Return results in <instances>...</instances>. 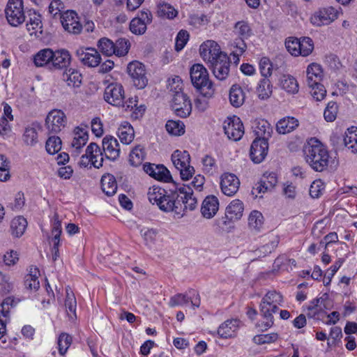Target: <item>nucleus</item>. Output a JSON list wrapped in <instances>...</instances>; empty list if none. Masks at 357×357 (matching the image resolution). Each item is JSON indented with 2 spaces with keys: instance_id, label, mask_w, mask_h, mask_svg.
Returning a JSON list of instances; mask_svg holds the SVG:
<instances>
[{
  "instance_id": "f257e3e1",
  "label": "nucleus",
  "mask_w": 357,
  "mask_h": 357,
  "mask_svg": "<svg viewBox=\"0 0 357 357\" xmlns=\"http://www.w3.org/2000/svg\"><path fill=\"white\" fill-rule=\"evenodd\" d=\"M197 205V199L190 185L176 186L165 202L162 205L163 211H174L177 215L183 216L188 209L193 211Z\"/></svg>"
},
{
  "instance_id": "f03ea898",
  "label": "nucleus",
  "mask_w": 357,
  "mask_h": 357,
  "mask_svg": "<svg viewBox=\"0 0 357 357\" xmlns=\"http://www.w3.org/2000/svg\"><path fill=\"white\" fill-rule=\"evenodd\" d=\"M306 162L316 172H323L329 163V153L319 140L312 138L305 149Z\"/></svg>"
},
{
  "instance_id": "7ed1b4c3",
  "label": "nucleus",
  "mask_w": 357,
  "mask_h": 357,
  "mask_svg": "<svg viewBox=\"0 0 357 357\" xmlns=\"http://www.w3.org/2000/svg\"><path fill=\"white\" fill-rule=\"evenodd\" d=\"M282 301V296L276 291H268L260 303V313L265 321L258 324L262 331H266L273 325V314L278 310L277 304Z\"/></svg>"
},
{
  "instance_id": "20e7f679",
  "label": "nucleus",
  "mask_w": 357,
  "mask_h": 357,
  "mask_svg": "<svg viewBox=\"0 0 357 357\" xmlns=\"http://www.w3.org/2000/svg\"><path fill=\"white\" fill-rule=\"evenodd\" d=\"M190 75L192 85L201 94L213 96L215 89L213 82L209 79L206 68L199 63L192 65L190 70Z\"/></svg>"
},
{
  "instance_id": "39448f33",
  "label": "nucleus",
  "mask_w": 357,
  "mask_h": 357,
  "mask_svg": "<svg viewBox=\"0 0 357 357\" xmlns=\"http://www.w3.org/2000/svg\"><path fill=\"white\" fill-rule=\"evenodd\" d=\"M6 20L12 26H17L25 21L22 0H8L5 8Z\"/></svg>"
},
{
  "instance_id": "423d86ee",
  "label": "nucleus",
  "mask_w": 357,
  "mask_h": 357,
  "mask_svg": "<svg viewBox=\"0 0 357 357\" xmlns=\"http://www.w3.org/2000/svg\"><path fill=\"white\" fill-rule=\"evenodd\" d=\"M339 12L333 6L321 8L310 17V22L315 26L328 25L338 17Z\"/></svg>"
},
{
  "instance_id": "0eeeda50",
  "label": "nucleus",
  "mask_w": 357,
  "mask_h": 357,
  "mask_svg": "<svg viewBox=\"0 0 357 357\" xmlns=\"http://www.w3.org/2000/svg\"><path fill=\"white\" fill-rule=\"evenodd\" d=\"M172 107L175 114L181 118L188 117L192 112V104L188 96L183 91H176L173 94Z\"/></svg>"
},
{
  "instance_id": "6e6552de",
  "label": "nucleus",
  "mask_w": 357,
  "mask_h": 357,
  "mask_svg": "<svg viewBox=\"0 0 357 357\" xmlns=\"http://www.w3.org/2000/svg\"><path fill=\"white\" fill-rule=\"evenodd\" d=\"M127 71L137 88L142 89L146 87L148 79L146 76L145 67L142 63L136 61L130 62L128 65Z\"/></svg>"
},
{
  "instance_id": "1a4fd4ad",
  "label": "nucleus",
  "mask_w": 357,
  "mask_h": 357,
  "mask_svg": "<svg viewBox=\"0 0 357 357\" xmlns=\"http://www.w3.org/2000/svg\"><path fill=\"white\" fill-rule=\"evenodd\" d=\"M66 122L67 119L63 112L53 109L46 117L45 126L50 132L58 133L66 126Z\"/></svg>"
},
{
  "instance_id": "9d476101",
  "label": "nucleus",
  "mask_w": 357,
  "mask_h": 357,
  "mask_svg": "<svg viewBox=\"0 0 357 357\" xmlns=\"http://www.w3.org/2000/svg\"><path fill=\"white\" fill-rule=\"evenodd\" d=\"M104 99L113 106L125 107L123 104L124 90L123 86L117 83L109 84L105 89Z\"/></svg>"
},
{
  "instance_id": "9b49d317",
  "label": "nucleus",
  "mask_w": 357,
  "mask_h": 357,
  "mask_svg": "<svg viewBox=\"0 0 357 357\" xmlns=\"http://www.w3.org/2000/svg\"><path fill=\"white\" fill-rule=\"evenodd\" d=\"M231 60L227 54H221L209 66L214 76L219 80H225L229 76Z\"/></svg>"
},
{
  "instance_id": "f8f14e48",
  "label": "nucleus",
  "mask_w": 357,
  "mask_h": 357,
  "mask_svg": "<svg viewBox=\"0 0 357 357\" xmlns=\"http://www.w3.org/2000/svg\"><path fill=\"white\" fill-rule=\"evenodd\" d=\"M61 22L63 29L69 33L78 34L82 29L77 13L69 10L63 12L60 16Z\"/></svg>"
},
{
  "instance_id": "ddd939ff",
  "label": "nucleus",
  "mask_w": 357,
  "mask_h": 357,
  "mask_svg": "<svg viewBox=\"0 0 357 357\" xmlns=\"http://www.w3.org/2000/svg\"><path fill=\"white\" fill-rule=\"evenodd\" d=\"M199 53L204 61L210 64L217 60L221 54H226L220 50L218 44L213 40H207L202 44Z\"/></svg>"
},
{
  "instance_id": "4468645a",
  "label": "nucleus",
  "mask_w": 357,
  "mask_h": 357,
  "mask_svg": "<svg viewBox=\"0 0 357 357\" xmlns=\"http://www.w3.org/2000/svg\"><path fill=\"white\" fill-rule=\"evenodd\" d=\"M143 169L152 178L164 182H172L169 171L163 165H155L146 162L143 165Z\"/></svg>"
},
{
  "instance_id": "2eb2a0df",
  "label": "nucleus",
  "mask_w": 357,
  "mask_h": 357,
  "mask_svg": "<svg viewBox=\"0 0 357 357\" xmlns=\"http://www.w3.org/2000/svg\"><path fill=\"white\" fill-rule=\"evenodd\" d=\"M225 135L234 141L240 140L244 134V127L239 118L229 119L224 122Z\"/></svg>"
},
{
  "instance_id": "dca6fc26",
  "label": "nucleus",
  "mask_w": 357,
  "mask_h": 357,
  "mask_svg": "<svg viewBox=\"0 0 357 357\" xmlns=\"http://www.w3.org/2000/svg\"><path fill=\"white\" fill-rule=\"evenodd\" d=\"M268 150V141H266V139H255L250 146V159L254 163H261L267 155Z\"/></svg>"
},
{
  "instance_id": "f3484780",
  "label": "nucleus",
  "mask_w": 357,
  "mask_h": 357,
  "mask_svg": "<svg viewBox=\"0 0 357 357\" xmlns=\"http://www.w3.org/2000/svg\"><path fill=\"white\" fill-rule=\"evenodd\" d=\"M75 55L83 64L89 67H96L101 61L100 55L95 48H79L76 50Z\"/></svg>"
},
{
  "instance_id": "a211bd4d",
  "label": "nucleus",
  "mask_w": 357,
  "mask_h": 357,
  "mask_svg": "<svg viewBox=\"0 0 357 357\" xmlns=\"http://www.w3.org/2000/svg\"><path fill=\"white\" fill-rule=\"evenodd\" d=\"M240 181L231 173H224L220 178V188L222 193L227 196H234L238 190Z\"/></svg>"
},
{
  "instance_id": "6ab92c4d",
  "label": "nucleus",
  "mask_w": 357,
  "mask_h": 357,
  "mask_svg": "<svg viewBox=\"0 0 357 357\" xmlns=\"http://www.w3.org/2000/svg\"><path fill=\"white\" fill-rule=\"evenodd\" d=\"M102 149L106 158L110 160H116L120 153L119 144L116 138L107 135L102 139Z\"/></svg>"
},
{
  "instance_id": "aec40b11",
  "label": "nucleus",
  "mask_w": 357,
  "mask_h": 357,
  "mask_svg": "<svg viewBox=\"0 0 357 357\" xmlns=\"http://www.w3.org/2000/svg\"><path fill=\"white\" fill-rule=\"evenodd\" d=\"M62 233L61 222L59 219V215L55 213L53 217V223L52 225V261H55L59 254V247L60 244V236Z\"/></svg>"
},
{
  "instance_id": "412c9836",
  "label": "nucleus",
  "mask_w": 357,
  "mask_h": 357,
  "mask_svg": "<svg viewBox=\"0 0 357 357\" xmlns=\"http://www.w3.org/2000/svg\"><path fill=\"white\" fill-rule=\"evenodd\" d=\"M71 56L68 51L61 49L53 51L50 70H62L70 63Z\"/></svg>"
},
{
  "instance_id": "4be33fe9",
  "label": "nucleus",
  "mask_w": 357,
  "mask_h": 357,
  "mask_svg": "<svg viewBox=\"0 0 357 357\" xmlns=\"http://www.w3.org/2000/svg\"><path fill=\"white\" fill-rule=\"evenodd\" d=\"M219 208V201L215 195H208L204 199L202 207V215L206 218H213Z\"/></svg>"
},
{
  "instance_id": "5701e85b",
  "label": "nucleus",
  "mask_w": 357,
  "mask_h": 357,
  "mask_svg": "<svg viewBox=\"0 0 357 357\" xmlns=\"http://www.w3.org/2000/svg\"><path fill=\"white\" fill-rule=\"evenodd\" d=\"M238 319H228L222 323L218 328L217 333L222 338H231L236 336V332L239 327Z\"/></svg>"
},
{
  "instance_id": "b1692460",
  "label": "nucleus",
  "mask_w": 357,
  "mask_h": 357,
  "mask_svg": "<svg viewBox=\"0 0 357 357\" xmlns=\"http://www.w3.org/2000/svg\"><path fill=\"white\" fill-rule=\"evenodd\" d=\"M147 196L149 202L153 204H156L160 210L162 208V205H165L169 197L165 189L155 185L149 189Z\"/></svg>"
},
{
  "instance_id": "393cba45",
  "label": "nucleus",
  "mask_w": 357,
  "mask_h": 357,
  "mask_svg": "<svg viewBox=\"0 0 357 357\" xmlns=\"http://www.w3.org/2000/svg\"><path fill=\"white\" fill-rule=\"evenodd\" d=\"M243 211V203L239 199H234L226 208L225 218L230 222L238 220L242 218Z\"/></svg>"
},
{
  "instance_id": "a878e982",
  "label": "nucleus",
  "mask_w": 357,
  "mask_h": 357,
  "mask_svg": "<svg viewBox=\"0 0 357 357\" xmlns=\"http://www.w3.org/2000/svg\"><path fill=\"white\" fill-rule=\"evenodd\" d=\"M306 83L309 87H314V85L320 84L322 78V70L320 65L312 63L307 68Z\"/></svg>"
},
{
  "instance_id": "bb28decb",
  "label": "nucleus",
  "mask_w": 357,
  "mask_h": 357,
  "mask_svg": "<svg viewBox=\"0 0 357 357\" xmlns=\"http://www.w3.org/2000/svg\"><path fill=\"white\" fill-rule=\"evenodd\" d=\"M86 155L91 158V165L96 168L102 166L103 156L100 148L96 143H91L86 148Z\"/></svg>"
},
{
  "instance_id": "cd10ccee",
  "label": "nucleus",
  "mask_w": 357,
  "mask_h": 357,
  "mask_svg": "<svg viewBox=\"0 0 357 357\" xmlns=\"http://www.w3.org/2000/svg\"><path fill=\"white\" fill-rule=\"evenodd\" d=\"M40 129V126L37 122H33L30 126L26 127L22 136L24 142L27 146H35L38 143V130Z\"/></svg>"
},
{
  "instance_id": "c85d7f7f",
  "label": "nucleus",
  "mask_w": 357,
  "mask_h": 357,
  "mask_svg": "<svg viewBox=\"0 0 357 357\" xmlns=\"http://www.w3.org/2000/svg\"><path fill=\"white\" fill-rule=\"evenodd\" d=\"M52 55L53 50L52 49H43L33 56V63L36 67L47 66L50 69Z\"/></svg>"
},
{
  "instance_id": "c756f323",
  "label": "nucleus",
  "mask_w": 357,
  "mask_h": 357,
  "mask_svg": "<svg viewBox=\"0 0 357 357\" xmlns=\"http://www.w3.org/2000/svg\"><path fill=\"white\" fill-rule=\"evenodd\" d=\"M298 126V121L294 117H284L276 124V130L280 134L291 132Z\"/></svg>"
},
{
  "instance_id": "7c9ffc66",
  "label": "nucleus",
  "mask_w": 357,
  "mask_h": 357,
  "mask_svg": "<svg viewBox=\"0 0 357 357\" xmlns=\"http://www.w3.org/2000/svg\"><path fill=\"white\" fill-rule=\"evenodd\" d=\"M254 132L257 136L255 139H264L268 141L271 136L273 128L267 121L261 119L256 123Z\"/></svg>"
},
{
  "instance_id": "2f4dec72",
  "label": "nucleus",
  "mask_w": 357,
  "mask_h": 357,
  "mask_svg": "<svg viewBox=\"0 0 357 357\" xmlns=\"http://www.w3.org/2000/svg\"><path fill=\"white\" fill-rule=\"evenodd\" d=\"M101 188L107 196L114 195L117 190V183L115 177L110 174H105L101 178Z\"/></svg>"
},
{
  "instance_id": "473e14b6",
  "label": "nucleus",
  "mask_w": 357,
  "mask_h": 357,
  "mask_svg": "<svg viewBox=\"0 0 357 357\" xmlns=\"http://www.w3.org/2000/svg\"><path fill=\"white\" fill-rule=\"evenodd\" d=\"M229 98L233 107H239L245 101V93L240 86L234 84L229 90Z\"/></svg>"
},
{
  "instance_id": "72a5a7b5",
  "label": "nucleus",
  "mask_w": 357,
  "mask_h": 357,
  "mask_svg": "<svg viewBox=\"0 0 357 357\" xmlns=\"http://www.w3.org/2000/svg\"><path fill=\"white\" fill-rule=\"evenodd\" d=\"M62 79L68 86L79 87L82 83V76L81 73L74 68H70L63 73Z\"/></svg>"
},
{
  "instance_id": "f704fd0d",
  "label": "nucleus",
  "mask_w": 357,
  "mask_h": 357,
  "mask_svg": "<svg viewBox=\"0 0 357 357\" xmlns=\"http://www.w3.org/2000/svg\"><path fill=\"white\" fill-rule=\"evenodd\" d=\"M172 161L177 169L183 168L184 166H188L190 164V155L187 151L176 150L172 155Z\"/></svg>"
},
{
  "instance_id": "c9c22d12",
  "label": "nucleus",
  "mask_w": 357,
  "mask_h": 357,
  "mask_svg": "<svg viewBox=\"0 0 357 357\" xmlns=\"http://www.w3.org/2000/svg\"><path fill=\"white\" fill-rule=\"evenodd\" d=\"M27 227V221L22 216L15 218L10 223V230L12 235L15 237L21 236L25 231Z\"/></svg>"
},
{
  "instance_id": "e433bc0d",
  "label": "nucleus",
  "mask_w": 357,
  "mask_h": 357,
  "mask_svg": "<svg viewBox=\"0 0 357 357\" xmlns=\"http://www.w3.org/2000/svg\"><path fill=\"white\" fill-rule=\"evenodd\" d=\"M345 146L353 153H357V127L352 126L347 129L344 137Z\"/></svg>"
},
{
  "instance_id": "4c0bfd02",
  "label": "nucleus",
  "mask_w": 357,
  "mask_h": 357,
  "mask_svg": "<svg viewBox=\"0 0 357 357\" xmlns=\"http://www.w3.org/2000/svg\"><path fill=\"white\" fill-rule=\"evenodd\" d=\"M281 87L288 93H296L298 91L296 79L289 75H283L280 79Z\"/></svg>"
},
{
  "instance_id": "58836bf2",
  "label": "nucleus",
  "mask_w": 357,
  "mask_h": 357,
  "mask_svg": "<svg viewBox=\"0 0 357 357\" xmlns=\"http://www.w3.org/2000/svg\"><path fill=\"white\" fill-rule=\"evenodd\" d=\"M88 139L89 135L87 132L84 129L76 128L75 130V137L72 142V146L76 149L77 153L86 144Z\"/></svg>"
},
{
  "instance_id": "ea45409f",
  "label": "nucleus",
  "mask_w": 357,
  "mask_h": 357,
  "mask_svg": "<svg viewBox=\"0 0 357 357\" xmlns=\"http://www.w3.org/2000/svg\"><path fill=\"white\" fill-rule=\"evenodd\" d=\"M264 225V216L258 211H252L248 217V226L252 231L258 232Z\"/></svg>"
},
{
  "instance_id": "a19ab883",
  "label": "nucleus",
  "mask_w": 357,
  "mask_h": 357,
  "mask_svg": "<svg viewBox=\"0 0 357 357\" xmlns=\"http://www.w3.org/2000/svg\"><path fill=\"white\" fill-rule=\"evenodd\" d=\"M145 158V151L140 145L136 146L130 152L129 162L133 167L140 165Z\"/></svg>"
},
{
  "instance_id": "79ce46f5",
  "label": "nucleus",
  "mask_w": 357,
  "mask_h": 357,
  "mask_svg": "<svg viewBox=\"0 0 357 357\" xmlns=\"http://www.w3.org/2000/svg\"><path fill=\"white\" fill-rule=\"evenodd\" d=\"M97 46L100 52L107 56H110L115 53L114 43L107 38H100L98 41Z\"/></svg>"
},
{
  "instance_id": "37998d69",
  "label": "nucleus",
  "mask_w": 357,
  "mask_h": 357,
  "mask_svg": "<svg viewBox=\"0 0 357 357\" xmlns=\"http://www.w3.org/2000/svg\"><path fill=\"white\" fill-rule=\"evenodd\" d=\"M258 97L261 100L268 99L272 94V86L268 78H263L260 80L257 89Z\"/></svg>"
},
{
  "instance_id": "c03bdc74",
  "label": "nucleus",
  "mask_w": 357,
  "mask_h": 357,
  "mask_svg": "<svg viewBox=\"0 0 357 357\" xmlns=\"http://www.w3.org/2000/svg\"><path fill=\"white\" fill-rule=\"evenodd\" d=\"M39 273L37 268H31L30 273L28 274L24 280V284L26 288L32 289H38L40 287L39 281L38 280L37 274Z\"/></svg>"
},
{
  "instance_id": "a18cd8bd",
  "label": "nucleus",
  "mask_w": 357,
  "mask_h": 357,
  "mask_svg": "<svg viewBox=\"0 0 357 357\" xmlns=\"http://www.w3.org/2000/svg\"><path fill=\"white\" fill-rule=\"evenodd\" d=\"M177 10L169 3H162L158 5V15L159 17L173 19L177 15Z\"/></svg>"
},
{
  "instance_id": "49530a36",
  "label": "nucleus",
  "mask_w": 357,
  "mask_h": 357,
  "mask_svg": "<svg viewBox=\"0 0 357 357\" xmlns=\"http://www.w3.org/2000/svg\"><path fill=\"white\" fill-rule=\"evenodd\" d=\"M167 131L173 135H181L185 132L184 124L180 121L169 120L165 126Z\"/></svg>"
},
{
  "instance_id": "de8ad7c7",
  "label": "nucleus",
  "mask_w": 357,
  "mask_h": 357,
  "mask_svg": "<svg viewBox=\"0 0 357 357\" xmlns=\"http://www.w3.org/2000/svg\"><path fill=\"white\" fill-rule=\"evenodd\" d=\"M45 149L48 153L54 155L61 149V140L59 137L50 136L45 144Z\"/></svg>"
},
{
  "instance_id": "09e8293b",
  "label": "nucleus",
  "mask_w": 357,
  "mask_h": 357,
  "mask_svg": "<svg viewBox=\"0 0 357 357\" xmlns=\"http://www.w3.org/2000/svg\"><path fill=\"white\" fill-rule=\"evenodd\" d=\"M299 46V49H301V54L299 55L303 56H309L314 50L313 40L309 37L301 38Z\"/></svg>"
},
{
  "instance_id": "8fccbe9b",
  "label": "nucleus",
  "mask_w": 357,
  "mask_h": 357,
  "mask_svg": "<svg viewBox=\"0 0 357 357\" xmlns=\"http://www.w3.org/2000/svg\"><path fill=\"white\" fill-rule=\"evenodd\" d=\"M234 32L243 39L248 38L252 34V30L249 24L244 21H240L236 23Z\"/></svg>"
},
{
  "instance_id": "3c124183",
  "label": "nucleus",
  "mask_w": 357,
  "mask_h": 357,
  "mask_svg": "<svg viewBox=\"0 0 357 357\" xmlns=\"http://www.w3.org/2000/svg\"><path fill=\"white\" fill-rule=\"evenodd\" d=\"M118 136L121 143L129 144L134 138V132L130 126L128 128L123 126L118 130Z\"/></svg>"
},
{
  "instance_id": "603ef678",
  "label": "nucleus",
  "mask_w": 357,
  "mask_h": 357,
  "mask_svg": "<svg viewBox=\"0 0 357 357\" xmlns=\"http://www.w3.org/2000/svg\"><path fill=\"white\" fill-rule=\"evenodd\" d=\"M300 38L289 37L285 42V46L288 52L294 56H299L301 49H299Z\"/></svg>"
},
{
  "instance_id": "864d4df0",
  "label": "nucleus",
  "mask_w": 357,
  "mask_h": 357,
  "mask_svg": "<svg viewBox=\"0 0 357 357\" xmlns=\"http://www.w3.org/2000/svg\"><path fill=\"white\" fill-rule=\"evenodd\" d=\"M65 306L69 317L73 318L75 317L76 314V299L73 294H69L66 291V298L65 300Z\"/></svg>"
},
{
  "instance_id": "5fc2aeb1",
  "label": "nucleus",
  "mask_w": 357,
  "mask_h": 357,
  "mask_svg": "<svg viewBox=\"0 0 357 357\" xmlns=\"http://www.w3.org/2000/svg\"><path fill=\"white\" fill-rule=\"evenodd\" d=\"M130 43L125 38H119L114 43L115 53L118 56L126 55L129 50Z\"/></svg>"
},
{
  "instance_id": "6e6d98bb",
  "label": "nucleus",
  "mask_w": 357,
  "mask_h": 357,
  "mask_svg": "<svg viewBox=\"0 0 357 357\" xmlns=\"http://www.w3.org/2000/svg\"><path fill=\"white\" fill-rule=\"evenodd\" d=\"M278 338V335L275 333H272L255 335L253 338V341L257 344H264L274 342Z\"/></svg>"
},
{
  "instance_id": "4d7b16f0",
  "label": "nucleus",
  "mask_w": 357,
  "mask_h": 357,
  "mask_svg": "<svg viewBox=\"0 0 357 357\" xmlns=\"http://www.w3.org/2000/svg\"><path fill=\"white\" fill-rule=\"evenodd\" d=\"M147 24L140 20L133 18L130 23V30L136 35H142L146 30Z\"/></svg>"
},
{
  "instance_id": "13d9d810",
  "label": "nucleus",
  "mask_w": 357,
  "mask_h": 357,
  "mask_svg": "<svg viewBox=\"0 0 357 357\" xmlns=\"http://www.w3.org/2000/svg\"><path fill=\"white\" fill-rule=\"evenodd\" d=\"M72 338L66 333H61L58 339V347L60 354L63 355L71 344Z\"/></svg>"
},
{
  "instance_id": "bf43d9fd",
  "label": "nucleus",
  "mask_w": 357,
  "mask_h": 357,
  "mask_svg": "<svg viewBox=\"0 0 357 357\" xmlns=\"http://www.w3.org/2000/svg\"><path fill=\"white\" fill-rule=\"evenodd\" d=\"M141 235L147 245L154 244L158 235V230L155 229H142Z\"/></svg>"
},
{
  "instance_id": "052dcab7",
  "label": "nucleus",
  "mask_w": 357,
  "mask_h": 357,
  "mask_svg": "<svg viewBox=\"0 0 357 357\" xmlns=\"http://www.w3.org/2000/svg\"><path fill=\"white\" fill-rule=\"evenodd\" d=\"M337 105L335 102H330L324 111V116L325 119L328 122L333 121L337 116Z\"/></svg>"
},
{
  "instance_id": "680f3d73",
  "label": "nucleus",
  "mask_w": 357,
  "mask_h": 357,
  "mask_svg": "<svg viewBox=\"0 0 357 357\" xmlns=\"http://www.w3.org/2000/svg\"><path fill=\"white\" fill-rule=\"evenodd\" d=\"M189 39V33L185 30H181L176 38L175 50L181 51L187 43Z\"/></svg>"
},
{
  "instance_id": "e2e57ef3",
  "label": "nucleus",
  "mask_w": 357,
  "mask_h": 357,
  "mask_svg": "<svg viewBox=\"0 0 357 357\" xmlns=\"http://www.w3.org/2000/svg\"><path fill=\"white\" fill-rule=\"evenodd\" d=\"M190 297L185 294H177L172 296L169 302L170 307H175L177 305H184L190 303Z\"/></svg>"
},
{
  "instance_id": "0e129e2a",
  "label": "nucleus",
  "mask_w": 357,
  "mask_h": 357,
  "mask_svg": "<svg viewBox=\"0 0 357 357\" xmlns=\"http://www.w3.org/2000/svg\"><path fill=\"white\" fill-rule=\"evenodd\" d=\"M261 181L265 186V190H268L273 189L278 183L276 174L273 172L264 174Z\"/></svg>"
},
{
  "instance_id": "69168bd1",
  "label": "nucleus",
  "mask_w": 357,
  "mask_h": 357,
  "mask_svg": "<svg viewBox=\"0 0 357 357\" xmlns=\"http://www.w3.org/2000/svg\"><path fill=\"white\" fill-rule=\"evenodd\" d=\"M343 261H344V260L342 259H339L330 268V269L328 270V271L326 273V275L324 276V283L325 285H328L331 282V278L333 277V275L337 271V270L340 268Z\"/></svg>"
},
{
  "instance_id": "338daca9",
  "label": "nucleus",
  "mask_w": 357,
  "mask_h": 357,
  "mask_svg": "<svg viewBox=\"0 0 357 357\" xmlns=\"http://www.w3.org/2000/svg\"><path fill=\"white\" fill-rule=\"evenodd\" d=\"M324 190V183L320 180L314 181L310 185V195L312 198H318Z\"/></svg>"
},
{
  "instance_id": "774afa93",
  "label": "nucleus",
  "mask_w": 357,
  "mask_h": 357,
  "mask_svg": "<svg viewBox=\"0 0 357 357\" xmlns=\"http://www.w3.org/2000/svg\"><path fill=\"white\" fill-rule=\"evenodd\" d=\"M260 72L264 78H268L272 74V65L268 59L264 57L259 63Z\"/></svg>"
}]
</instances>
